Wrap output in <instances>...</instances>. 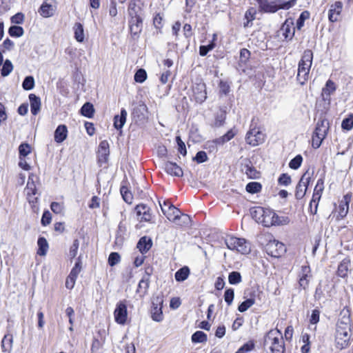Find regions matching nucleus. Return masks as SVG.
Listing matches in <instances>:
<instances>
[{"instance_id":"7c9ffc66","label":"nucleus","mask_w":353,"mask_h":353,"mask_svg":"<svg viewBox=\"0 0 353 353\" xmlns=\"http://www.w3.org/2000/svg\"><path fill=\"white\" fill-rule=\"evenodd\" d=\"M74 38L77 41L82 43L84 41V30L81 23H76L73 27Z\"/></svg>"},{"instance_id":"a18cd8bd","label":"nucleus","mask_w":353,"mask_h":353,"mask_svg":"<svg viewBox=\"0 0 353 353\" xmlns=\"http://www.w3.org/2000/svg\"><path fill=\"white\" fill-rule=\"evenodd\" d=\"M13 70V65L11 63V61L8 59H6L3 65L2 69H1V75L3 77H6L10 74V72Z\"/></svg>"},{"instance_id":"f257e3e1","label":"nucleus","mask_w":353,"mask_h":353,"mask_svg":"<svg viewBox=\"0 0 353 353\" xmlns=\"http://www.w3.org/2000/svg\"><path fill=\"white\" fill-rule=\"evenodd\" d=\"M252 218L265 227L288 225L290 220L288 216H279L272 210L256 207L251 212Z\"/></svg>"},{"instance_id":"423d86ee","label":"nucleus","mask_w":353,"mask_h":353,"mask_svg":"<svg viewBox=\"0 0 353 353\" xmlns=\"http://www.w3.org/2000/svg\"><path fill=\"white\" fill-rule=\"evenodd\" d=\"M225 244L228 249L246 254L250 253L251 248L250 243L243 238L230 236L225 239Z\"/></svg>"},{"instance_id":"b1692460","label":"nucleus","mask_w":353,"mask_h":353,"mask_svg":"<svg viewBox=\"0 0 353 353\" xmlns=\"http://www.w3.org/2000/svg\"><path fill=\"white\" fill-rule=\"evenodd\" d=\"M68 129L65 125H59L54 132V141L58 143H62L67 138Z\"/></svg>"},{"instance_id":"ea45409f","label":"nucleus","mask_w":353,"mask_h":353,"mask_svg":"<svg viewBox=\"0 0 353 353\" xmlns=\"http://www.w3.org/2000/svg\"><path fill=\"white\" fill-rule=\"evenodd\" d=\"M255 303V300L252 298L248 299L247 300L242 302L238 307L240 312H244L251 307Z\"/></svg>"},{"instance_id":"49530a36","label":"nucleus","mask_w":353,"mask_h":353,"mask_svg":"<svg viewBox=\"0 0 353 353\" xmlns=\"http://www.w3.org/2000/svg\"><path fill=\"white\" fill-rule=\"evenodd\" d=\"M310 17V13L307 11H304L301 12L299 17L296 20V27L298 30H301L302 27L304 26V22L306 19Z\"/></svg>"},{"instance_id":"4c0bfd02","label":"nucleus","mask_w":353,"mask_h":353,"mask_svg":"<svg viewBox=\"0 0 353 353\" xmlns=\"http://www.w3.org/2000/svg\"><path fill=\"white\" fill-rule=\"evenodd\" d=\"M261 189H262V185L259 182L248 183L245 187L246 191L251 194L258 193L261 190Z\"/></svg>"},{"instance_id":"39448f33","label":"nucleus","mask_w":353,"mask_h":353,"mask_svg":"<svg viewBox=\"0 0 353 353\" xmlns=\"http://www.w3.org/2000/svg\"><path fill=\"white\" fill-rule=\"evenodd\" d=\"M261 10L265 12H276L280 9L288 10L292 8L295 0L284 1V0H257Z\"/></svg>"},{"instance_id":"13d9d810","label":"nucleus","mask_w":353,"mask_h":353,"mask_svg":"<svg viewBox=\"0 0 353 353\" xmlns=\"http://www.w3.org/2000/svg\"><path fill=\"white\" fill-rule=\"evenodd\" d=\"M236 132L234 131L233 129H231L219 139V141H221L223 143L228 142L230 141L236 135Z\"/></svg>"},{"instance_id":"6e6552de","label":"nucleus","mask_w":353,"mask_h":353,"mask_svg":"<svg viewBox=\"0 0 353 353\" xmlns=\"http://www.w3.org/2000/svg\"><path fill=\"white\" fill-rule=\"evenodd\" d=\"M265 141V134L259 128L250 125V128L246 134L245 141L252 146H257Z\"/></svg>"},{"instance_id":"c756f323","label":"nucleus","mask_w":353,"mask_h":353,"mask_svg":"<svg viewBox=\"0 0 353 353\" xmlns=\"http://www.w3.org/2000/svg\"><path fill=\"white\" fill-rule=\"evenodd\" d=\"M350 260L343 259L338 266L337 275L340 277L345 278L347 276V272L350 266Z\"/></svg>"},{"instance_id":"dca6fc26","label":"nucleus","mask_w":353,"mask_h":353,"mask_svg":"<svg viewBox=\"0 0 353 353\" xmlns=\"http://www.w3.org/2000/svg\"><path fill=\"white\" fill-rule=\"evenodd\" d=\"M323 189V180L322 179H319L314 188L312 199L310 203V207H312V203L315 204V212H316L318 203L321 199Z\"/></svg>"},{"instance_id":"3c124183","label":"nucleus","mask_w":353,"mask_h":353,"mask_svg":"<svg viewBox=\"0 0 353 353\" xmlns=\"http://www.w3.org/2000/svg\"><path fill=\"white\" fill-rule=\"evenodd\" d=\"M30 152L31 148L28 143H21L19 147V157H26Z\"/></svg>"},{"instance_id":"c9c22d12","label":"nucleus","mask_w":353,"mask_h":353,"mask_svg":"<svg viewBox=\"0 0 353 353\" xmlns=\"http://www.w3.org/2000/svg\"><path fill=\"white\" fill-rule=\"evenodd\" d=\"M94 107L90 103H85L81 108V113L82 115L91 118L94 114Z\"/></svg>"},{"instance_id":"58836bf2","label":"nucleus","mask_w":353,"mask_h":353,"mask_svg":"<svg viewBox=\"0 0 353 353\" xmlns=\"http://www.w3.org/2000/svg\"><path fill=\"white\" fill-rule=\"evenodd\" d=\"M208 339L206 334L202 331H196L192 335V341L193 343H204Z\"/></svg>"},{"instance_id":"a878e982","label":"nucleus","mask_w":353,"mask_h":353,"mask_svg":"<svg viewBox=\"0 0 353 353\" xmlns=\"http://www.w3.org/2000/svg\"><path fill=\"white\" fill-rule=\"evenodd\" d=\"M152 245V243L150 238L147 236H143L139 239L137 247L141 254H144L146 253L151 248Z\"/></svg>"},{"instance_id":"393cba45","label":"nucleus","mask_w":353,"mask_h":353,"mask_svg":"<svg viewBox=\"0 0 353 353\" xmlns=\"http://www.w3.org/2000/svg\"><path fill=\"white\" fill-rule=\"evenodd\" d=\"M127 115V111L124 108H122L121 110V114L114 116V126L116 129L120 130L123 128L125 123Z\"/></svg>"},{"instance_id":"4d7b16f0","label":"nucleus","mask_w":353,"mask_h":353,"mask_svg":"<svg viewBox=\"0 0 353 353\" xmlns=\"http://www.w3.org/2000/svg\"><path fill=\"white\" fill-rule=\"evenodd\" d=\"M234 292L233 289L230 288L225 290L224 294V299L228 305L232 304L234 299Z\"/></svg>"},{"instance_id":"e2e57ef3","label":"nucleus","mask_w":353,"mask_h":353,"mask_svg":"<svg viewBox=\"0 0 353 353\" xmlns=\"http://www.w3.org/2000/svg\"><path fill=\"white\" fill-rule=\"evenodd\" d=\"M215 46V44L214 42H212L211 43L208 44V46H201L199 48V54L201 56H205L208 52L210 50H212Z\"/></svg>"},{"instance_id":"c85d7f7f","label":"nucleus","mask_w":353,"mask_h":353,"mask_svg":"<svg viewBox=\"0 0 353 353\" xmlns=\"http://www.w3.org/2000/svg\"><path fill=\"white\" fill-rule=\"evenodd\" d=\"M336 90V86L334 83L328 80L326 82L325 86L323 88L322 90V97L324 100H330V96Z\"/></svg>"},{"instance_id":"4468645a","label":"nucleus","mask_w":353,"mask_h":353,"mask_svg":"<svg viewBox=\"0 0 353 353\" xmlns=\"http://www.w3.org/2000/svg\"><path fill=\"white\" fill-rule=\"evenodd\" d=\"M299 284L300 287L306 289L308 287L309 282L312 278L311 270L309 265H302L299 273Z\"/></svg>"},{"instance_id":"79ce46f5","label":"nucleus","mask_w":353,"mask_h":353,"mask_svg":"<svg viewBox=\"0 0 353 353\" xmlns=\"http://www.w3.org/2000/svg\"><path fill=\"white\" fill-rule=\"evenodd\" d=\"M229 283L232 285L239 284L241 282V276L239 272H232L228 276Z\"/></svg>"},{"instance_id":"864d4df0","label":"nucleus","mask_w":353,"mask_h":353,"mask_svg":"<svg viewBox=\"0 0 353 353\" xmlns=\"http://www.w3.org/2000/svg\"><path fill=\"white\" fill-rule=\"evenodd\" d=\"M302 161V157L299 154L290 161L289 167L293 170H296L301 166Z\"/></svg>"},{"instance_id":"7ed1b4c3","label":"nucleus","mask_w":353,"mask_h":353,"mask_svg":"<svg viewBox=\"0 0 353 353\" xmlns=\"http://www.w3.org/2000/svg\"><path fill=\"white\" fill-rule=\"evenodd\" d=\"M313 53L310 50L304 51L303 54L299 63L297 81L301 85H304L308 80L309 72L312 66Z\"/></svg>"},{"instance_id":"0eeeda50","label":"nucleus","mask_w":353,"mask_h":353,"mask_svg":"<svg viewBox=\"0 0 353 353\" xmlns=\"http://www.w3.org/2000/svg\"><path fill=\"white\" fill-rule=\"evenodd\" d=\"M35 179H37V177L33 174H30L28 176V183L25 188L27 200L32 207H34L38 201V197L36 196L37 194V189Z\"/></svg>"},{"instance_id":"8fccbe9b","label":"nucleus","mask_w":353,"mask_h":353,"mask_svg":"<svg viewBox=\"0 0 353 353\" xmlns=\"http://www.w3.org/2000/svg\"><path fill=\"white\" fill-rule=\"evenodd\" d=\"M343 129L350 130L353 128V114H350L347 118L343 120L341 123Z\"/></svg>"},{"instance_id":"473e14b6","label":"nucleus","mask_w":353,"mask_h":353,"mask_svg":"<svg viewBox=\"0 0 353 353\" xmlns=\"http://www.w3.org/2000/svg\"><path fill=\"white\" fill-rule=\"evenodd\" d=\"M190 274V269L187 266L180 268L175 273V279L179 281H184L186 280Z\"/></svg>"},{"instance_id":"a211bd4d","label":"nucleus","mask_w":353,"mask_h":353,"mask_svg":"<svg viewBox=\"0 0 353 353\" xmlns=\"http://www.w3.org/2000/svg\"><path fill=\"white\" fill-rule=\"evenodd\" d=\"M109 143L107 141H102L98 148V159L100 163H105L109 156Z\"/></svg>"},{"instance_id":"37998d69","label":"nucleus","mask_w":353,"mask_h":353,"mask_svg":"<svg viewBox=\"0 0 353 353\" xmlns=\"http://www.w3.org/2000/svg\"><path fill=\"white\" fill-rule=\"evenodd\" d=\"M8 32L11 37H19L23 34L24 31L22 27L13 26L9 28Z\"/></svg>"},{"instance_id":"0e129e2a","label":"nucleus","mask_w":353,"mask_h":353,"mask_svg":"<svg viewBox=\"0 0 353 353\" xmlns=\"http://www.w3.org/2000/svg\"><path fill=\"white\" fill-rule=\"evenodd\" d=\"M194 160H195L198 163L205 162L208 160L206 152L204 151L198 152L194 158Z\"/></svg>"},{"instance_id":"bb28decb","label":"nucleus","mask_w":353,"mask_h":353,"mask_svg":"<svg viewBox=\"0 0 353 353\" xmlns=\"http://www.w3.org/2000/svg\"><path fill=\"white\" fill-rule=\"evenodd\" d=\"M29 99L30 102V110L32 114L36 115L40 111L41 100L39 97H37L34 94L29 95Z\"/></svg>"},{"instance_id":"9d476101","label":"nucleus","mask_w":353,"mask_h":353,"mask_svg":"<svg viewBox=\"0 0 353 353\" xmlns=\"http://www.w3.org/2000/svg\"><path fill=\"white\" fill-rule=\"evenodd\" d=\"M265 250L271 256L279 257L285 252L286 249L283 243L274 239L268 242L265 246Z\"/></svg>"},{"instance_id":"412c9836","label":"nucleus","mask_w":353,"mask_h":353,"mask_svg":"<svg viewBox=\"0 0 353 353\" xmlns=\"http://www.w3.org/2000/svg\"><path fill=\"white\" fill-rule=\"evenodd\" d=\"M266 341H270L271 345H275L283 341L281 332L279 330H270L265 338Z\"/></svg>"},{"instance_id":"052dcab7","label":"nucleus","mask_w":353,"mask_h":353,"mask_svg":"<svg viewBox=\"0 0 353 353\" xmlns=\"http://www.w3.org/2000/svg\"><path fill=\"white\" fill-rule=\"evenodd\" d=\"M176 141L178 145V150L183 155L185 156L187 154L186 148L184 142L181 140L179 136L176 137Z\"/></svg>"},{"instance_id":"5fc2aeb1","label":"nucleus","mask_w":353,"mask_h":353,"mask_svg":"<svg viewBox=\"0 0 353 353\" xmlns=\"http://www.w3.org/2000/svg\"><path fill=\"white\" fill-rule=\"evenodd\" d=\"M147 77L146 72L143 69H139L134 74V80L138 83H143Z\"/></svg>"},{"instance_id":"338daca9","label":"nucleus","mask_w":353,"mask_h":353,"mask_svg":"<svg viewBox=\"0 0 353 353\" xmlns=\"http://www.w3.org/2000/svg\"><path fill=\"white\" fill-rule=\"evenodd\" d=\"M23 19L24 15L22 13L19 12L11 17V22L15 24H21L23 23Z\"/></svg>"},{"instance_id":"09e8293b","label":"nucleus","mask_w":353,"mask_h":353,"mask_svg":"<svg viewBox=\"0 0 353 353\" xmlns=\"http://www.w3.org/2000/svg\"><path fill=\"white\" fill-rule=\"evenodd\" d=\"M81 270V260L80 257L77 259V261L76 262L74 266L72 269L69 276L74 277L75 279L77 278Z\"/></svg>"},{"instance_id":"680f3d73","label":"nucleus","mask_w":353,"mask_h":353,"mask_svg":"<svg viewBox=\"0 0 353 353\" xmlns=\"http://www.w3.org/2000/svg\"><path fill=\"white\" fill-rule=\"evenodd\" d=\"M79 246V240L78 239L74 240L73 243H72V246L70 247V252H69V254L71 258H74L77 256Z\"/></svg>"},{"instance_id":"4be33fe9","label":"nucleus","mask_w":353,"mask_h":353,"mask_svg":"<svg viewBox=\"0 0 353 353\" xmlns=\"http://www.w3.org/2000/svg\"><path fill=\"white\" fill-rule=\"evenodd\" d=\"M137 215L141 216V219L145 221H150L152 215L150 212V208L144 204L137 205L136 207Z\"/></svg>"},{"instance_id":"de8ad7c7","label":"nucleus","mask_w":353,"mask_h":353,"mask_svg":"<svg viewBox=\"0 0 353 353\" xmlns=\"http://www.w3.org/2000/svg\"><path fill=\"white\" fill-rule=\"evenodd\" d=\"M22 87L26 90H30L34 87V79L32 76H28L23 81Z\"/></svg>"},{"instance_id":"9b49d317","label":"nucleus","mask_w":353,"mask_h":353,"mask_svg":"<svg viewBox=\"0 0 353 353\" xmlns=\"http://www.w3.org/2000/svg\"><path fill=\"white\" fill-rule=\"evenodd\" d=\"M310 179L311 174L308 172H305L301 176L296 187L295 196L297 199H301L305 196Z\"/></svg>"},{"instance_id":"f3484780","label":"nucleus","mask_w":353,"mask_h":353,"mask_svg":"<svg viewBox=\"0 0 353 353\" xmlns=\"http://www.w3.org/2000/svg\"><path fill=\"white\" fill-rule=\"evenodd\" d=\"M163 168L165 171L171 176L181 177L183 174L182 168L176 163L166 161L164 163Z\"/></svg>"},{"instance_id":"aec40b11","label":"nucleus","mask_w":353,"mask_h":353,"mask_svg":"<svg viewBox=\"0 0 353 353\" xmlns=\"http://www.w3.org/2000/svg\"><path fill=\"white\" fill-rule=\"evenodd\" d=\"M328 130V122L325 120L319 121L313 134L324 139Z\"/></svg>"},{"instance_id":"5701e85b","label":"nucleus","mask_w":353,"mask_h":353,"mask_svg":"<svg viewBox=\"0 0 353 353\" xmlns=\"http://www.w3.org/2000/svg\"><path fill=\"white\" fill-rule=\"evenodd\" d=\"M142 28V19L138 17H132L130 21V29L132 34L137 35Z\"/></svg>"},{"instance_id":"e433bc0d","label":"nucleus","mask_w":353,"mask_h":353,"mask_svg":"<svg viewBox=\"0 0 353 353\" xmlns=\"http://www.w3.org/2000/svg\"><path fill=\"white\" fill-rule=\"evenodd\" d=\"M245 174L250 179H257L259 177V172L252 165H245L243 169Z\"/></svg>"},{"instance_id":"f704fd0d","label":"nucleus","mask_w":353,"mask_h":353,"mask_svg":"<svg viewBox=\"0 0 353 353\" xmlns=\"http://www.w3.org/2000/svg\"><path fill=\"white\" fill-rule=\"evenodd\" d=\"M150 284L149 274L144 276L141 280L139 281L137 288V292L140 293H143V294L146 293Z\"/></svg>"},{"instance_id":"1a4fd4ad","label":"nucleus","mask_w":353,"mask_h":353,"mask_svg":"<svg viewBox=\"0 0 353 353\" xmlns=\"http://www.w3.org/2000/svg\"><path fill=\"white\" fill-rule=\"evenodd\" d=\"M113 314L117 323L122 325L126 323L128 320V309L125 300L120 301L116 304Z\"/></svg>"},{"instance_id":"20e7f679","label":"nucleus","mask_w":353,"mask_h":353,"mask_svg":"<svg viewBox=\"0 0 353 353\" xmlns=\"http://www.w3.org/2000/svg\"><path fill=\"white\" fill-rule=\"evenodd\" d=\"M161 208L168 219L176 225H183L187 224L190 220L187 214H181L178 208L169 203L164 202L163 205H161Z\"/></svg>"},{"instance_id":"a19ab883","label":"nucleus","mask_w":353,"mask_h":353,"mask_svg":"<svg viewBox=\"0 0 353 353\" xmlns=\"http://www.w3.org/2000/svg\"><path fill=\"white\" fill-rule=\"evenodd\" d=\"M40 14L43 17H49L53 14V8L51 5L43 4L40 8Z\"/></svg>"},{"instance_id":"bf43d9fd","label":"nucleus","mask_w":353,"mask_h":353,"mask_svg":"<svg viewBox=\"0 0 353 353\" xmlns=\"http://www.w3.org/2000/svg\"><path fill=\"white\" fill-rule=\"evenodd\" d=\"M292 182L291 177L288 174H282L279 179L278 183L281 185L287 186Z\"/></svg>"},{"instance_id":"2f4dec72","label":"nucleus","mask_w":353,"mask_h":353,"mask_svg":"<svg viewBox=\"0 0 353 353\" xmlns=\"http://www.w3.org/2000/svg\"><path fill=\"white\" fill-rule=\"evenodd\" d=\"M349 210V199L347 196H345L339 205V215L341 218H344Z\"/></svg>"},{"instance_id":"f03ea898","label":"nucleus","mask_w":353,"mask_h":353,"mask_svg":"<svg viewBox=\"0 0 353 353\" xmlns=\"http://www.w3.org/2000/svg\"><path fill=\"white\" fill-rule=\"evenodd\" d=\"M351 318L348 310H343L337 323L335 341L340 349L346 347L351 339Z\"/></svg>"},{"instance_id":"ddd939ff","label":"nucleus","mask_w":353,"mask_h":353,"mask_svg":"<svg viewBox=\"0 0 353 353\" xmlns=\"http://www.w3.org/2000/svg\"><path fill=\"white\" fill-rule=\"evenodd\" d=\"M193 98L196 103H202L207 98L206 86L203 82L196 83L192 87Z\"/></svg>"},{"instance_id":"603ef678","label":"nucleus","mask_w":353,"mask_h":353,"mask_svg":"<svg viewBox=\"0 0 353 353\" xmlns=\"http://www.w3.org/2000/svg\"><path fill=\"white\" fill-rule=\"evenodd\" d=\"M270 349L271 353H284L285 350L284 341L275 345H270Z\"/></svg>"},{"instance_id":"72a5a7b5","label":"nucleus","mask_w":353,"mask_h":353,"mask_svg":"<svg viewBox=\"0 0 353 353\" xmlns=\"http://www.w3.org/2000/svg\"><path fill=\"white\" fill-rule=\"evenodd\" d=\"M38 250L37 254L39 256H45L48 249V243L44 237H39L37 241Z\"/></svg>"},{"instance_id":"6ab92c4d","label":"nucleus","mask_w":353,"mask_h":353,"mask_svg":"<svg viewBox=\"0 0 353 353\" xmlns=\"http://www.w3.org/2000/svg\"><path fill=\"white\" fill-rule=\"evenodd\" d=\"M294 29L293 22L286 20L282 25L281 31L285 39H291L294 35Z\"/></svg>"},{"instance_id":"f8f14e48","label":"nucleus","mask_w":353,"mask_h":353,"mask_svg":"<svg viewBox=\"0 0 353 353\" xmlns=\"http://www.w3.org/2000/svg\"><path fill=\"white\" fill-rule=\"evenodd\" d=\"M163 302V298L161 296H157L152 301L151 315L152 319L157 322H161L163 319L162 312Z\"/></svg>"},{"instance_id":"c03bdc74","label":"nucleus","mask_w":353,"mask_h":353,"mask_svg":"<svg viewBox=\"0 0 353 353\" xmlns=\"http://www.w3.org/2000/svg\"><path fill=\"white\" fill-rule=\"evenodd\" d=\"M121 194L123 200L128 203H131L133 200V196L132 193L128 190L127 187L122 186L120 190Z\"/></svg>"},{"instance_id":"69168bd1","label":"nucleus","mask_w":353,"mask_h":353,"mask_svg":"<svg viewBox=\"0 0 353 353\" xmlns=\"http://www.w3.org/2000/svg\"><path fill=\"white\" fill-rule=\"evenodd\" d=\"M230 86L226 81H221L219 83V91L221 94H227L230 92Z\"/></svg>"},{"instance_id":"cd10ccee","label":"nucleus","mask_w":353,"mask_h":353,"mask_svg":"<svg viewBox=\"0 0 353 353\" xmlns=\"http://www.w3.org/2000/svg\"><path fill=\"white\" fill-rule=\"evenodd\" d=\"M13 336L10 334H6L1 341L2 351L10 353L12 348Z\"/></svg>"},{"instance_id":"6e6d98bb","label":"nucleus","mask_w":353,"mask_h":353,"mask_svg":"<svg viewBox=\"0 0 353 353\" xmlns=\"http://www.w3.org/2000/svg\"><path fill=\"white\" fill-rule=\"evenodd\" d=\"M120 259V255L117 252H112L108 257V264L114 266L119 263Z\"/></svg>"},{"instance_id":"774afa93","label":"nucleus","mask_w":353,"mask_h":353,"mask_svg":"<svg viewBox=\"0 0 353 353\" xmlns=\"http://www.w3.org/2000/svg\"><path fill=\"white\" fill-rule=\"evenodd\" d=\"M50 208L52 211L56 214L61 213L63 210V205L57 202H52L51 203Z\"/></svg>"},{"instance_id":"2eb2a0df","label":"nucleus","mask_w":353,"mask_h":353,"mask_svg":"<svg viewBox=\"0 0 353 353\" xmlns=\"http://www.w3.org/2000/svg\"><path fill=\"white\" fill-rule=\"evenodd\" d=\"M343 9V3L341 1H336L330 5L328 10V19L331 22H336L339 20Z\"/></svg>"}]
</instances>
